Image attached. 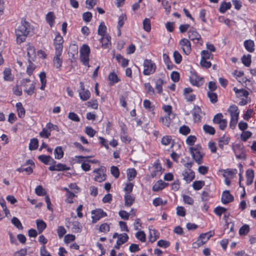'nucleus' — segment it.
Masks as SVG:
<instances>
[{
    "label": "nucleus",
    "instance_id": "1",
    "mask_svg": "<svg viewBox=\"0 0 256 256\" xmlns=\"http://www.w3.org/2000/svg\"><path fill=\"white\" fill-rule=\"evenodd\" d=\"M33 26L26 19L22 18L21 24L16 30V40L18 42H24L26 36L33 33Z\"/></svg>",
    "mask_w": 256,
    "mask_h": 256
},
{
    "label": "nucleus",
    "instance_id": "2",
    "mask_svg": "<svg viewBox=\"0 0 256 256\" xmlns=\"http://www.w3.org/2000/svg\"><path fill=\"white\" fill-rule=\"evenodd\" d=\"M232 149L238 159L244 160L246 159V150L242 144H236L232 146Z\"/></svg>",
    "mask_w": 256,
    "mask_h": 256
},
{
    "label": "nucleus",
    "instance_id": "3",
    "mask_svg": "<svg viewBox=\"0 0 256 256\" xmlns=\"http://www.w3.org/2000/svg\"><path fill=\"white\" fill-rule=\"evenodd\" d=\"M144 70L143 74L145 76H148L154 73L156 71V66L151 60L146 59L144 62Z\"/></svg>",
    "mask_w": 256,
    "mask_h": 256
},
{
    "label": "nucleus",
    "instance_id": "4",
    "mask_svg": "<svg viewBox=\"0 0 256 256\" xmlns=\"http://www.w3.org/2000/svg\"><path fill=\"white\" fill-rule=\"evenodd\" d=\"M222 118V114L218 113L214 116L213 122L214 124H218L220 129L222 130H224L227 126V120Z\"/></svg>",
    "mask_w": 256,
    "mask_h": 256
},
{
    "label": "nucleus",
    "instance_id": "5",
    "mask_svg": "<svg viewBox=\"0 0 256 256\" xmlns=\"http://www.w3.org/2000/svg\"><path fill=\"white\" fill-rule=\"evenodd\" d=\"M92 222L96 223L101 218L106 216V213L101 208H97L92 211Z\"/></svg>",
    "mask_w": 256,
    "mask_h": 256
},
{
    "label": "nucleus",
    "instance_id": "6",
    "mask_svg": "<svg viewBox=\"0 0 256 256\" xmlns=\"http://www.w3.org/2000/svg\"><path fill=\"white\" fill-rule=\"evenodd\" d=\"M179 44L182 46V50L184 54L188 55L191 51V44L188 39L183 38L179 42Z\"/></svg>",
    "mask_w": 256,
    "mask_h": 256
},
{
    "label": "nucleus",
    "instance_id": "7",
    "mask_svg": "<svg viewBox=\"0 0 256 256\" xmlns=\"http://www.w3.org/2000/svg\"><path fill=\"white\" fill-rule=\"evenodd\" d=\"M190 81L192 86L200 87L204 83L203 78L200 77L196 72H192V76L190 77Z\"/></svg>",
    "mask_w": 256,
    "mask_h": 256
},
{
    "label": "nucleus",
    "instance_id": "8",
    "mask_svg": "<svg viewBox=\"0 0 256 256\" xmlns=\"http://www.w3.org/2000/svg\"><path fill=\"white\" fill-rule=\"evenodd\" d=\"M64 40L60 34L58 32L54 39V46L56 51L62 52L63 46L62 44Z\"/></svg>",
    "mask_w": 256,
    "mask_h": 256
},
{
    "label": "nucleus",
    "instance_id": "9",
    "mask_svg": "<svg viewBox=\"0 0 256 256\" xmlns=\"http://www.w3.org/2000/svg\"><path fill=\"white\" fill-rule=\"evenodd\" d=\"M234 200V196L230 194V192L228 190H226L223 192L221 201L223 204H228L230 202H232Z\"/></svg>",
    "mask_w": 256,
    "mask_h": 256
},
{
    "label": "nucleus",
    "instance_id": "10",
    "mask_svg": "<svg viewBox=\"0 0 256 256\" xmlns=\"http://www.w3.org/2000/svg\"><path fill=\"white\" fill-rule=\"evenodd\" d=\"M189 38L194 42L195 40H197L196 43H198V42L202 41V40L201 37V36L194 29L192 28V30H190L188 32Z\"/></svg>",
    "mask_w": 256,
    "mask_h": 256
},
{
    "label": "nucleus",
    "instance_id": "11",
    "mask_svg": "<svg viewBox=\"0 0 256 256\" xmlns=\"http://www.w3.org/2000/svg\"><path fill=\"white\" fill-rule=\"evenodd\" d=\"M62 52L56 51L55 55L53 58L54 66L58 69H60L62 63V59L61 58Z\"/></svg>",
    "mask_w": 256,
    "mask_h": 256
},
{
    "label": "nucleus",
    "instance_id": "12",
    "mask_svg": "<svg viewBox=\"0 0 256 256\" xmlns=\"http://www.w3.org/2000/svg\"><path fill=\"white\" fill-rule=\"evenodd\" d=\"M70 167L67 166L66 164L58 163L56 165L50 166L48 168V170L50 171H64L70 170Z\"/></svg>",
    "mask_w": 256,
    "mask_h": 256
},
{
    "label": "nucleus",
    "instance_id": "13",
    "mask_svg": "<svg viewBox=\"0 0 256 256\" xmlns=\"http://www.w3.org/2000/svg\"><path fill=\"white\" fill-rule=\"evenodd\" d=\"M169 184L164 182L162 180H158L152 186V190L154 192H159L165 188L167 187Z\"/></svg>",
    "mask_w": 256,
    "mask_h": 256
},
{
    "label": "nucleus",
    "instance_id": "14",
    "mask_svg": "<svg viewBox=\"0 0 256 256\" xmlns=\"http://www.w3.org/2000/svg\"><path fill=\"white\" fill-rule=\"evenodd\" d=\"M192 91L193 90L190 88H186L184 90V96L188 102H192L196 98L195 94H190Z\"/></svg>",
    "mask_w": 256,
    "mask_h": 256
},
{
    "label": "nucleus",
    "instance_id": "15",
    "mask_svg": "<svg viewBox=\"0 0 256 256\" xmlns=\"http://www.w3.org/2000/svg\"><path fill=\"white\" fill-rule=\"evenodd\" d=\"M182 174L184 176V180L188 183L192 182L195 177L194 172L193 170L188 171L186 170L182 172Z\"/></svg>",
    "mask_w": 256,
    "mask_h": 256
},
{
    "label": "nucleus",
    "instance_id": "16",
    "mask_svg": "<svg viewBox=\"0 0 256 256\" xmlns=\"http://www.w3.org/2000/svg\"><path fill=\"white\" fill-rule=\"evenodd\" d=\"M228 112L230 114V118H238L239 110L238 107L236 105H232L230 106V108L228 110Z\"/></svg>",
    "mask_w": 256,
    "mask_h": 256
},
{
    "label": "nucleus",
    "instance_id": "17",
    "mask_svg": "<svg viewBox=\"0 0 256 256\" xmlns=\"http://www.w3.org/2000/svg\"><path fill=\"white\" fill-rule=\"evenodd\" d=\"M214 234V232H213V234H210L207 237V238L205 240H203L202 238H200V236L198 238L197 240L192 244V248H197L200 246L204 244Z\"/></svg>",
    "mask_w": 256,
    "mask_h": 256
},
{
    "label": "nucleus",
    "instance_id": "18",
    "mask_svg": "<svg viewBox=\"0 0 256 256\" xmlns=\"http://www.w3.org/2000/svg\"><path fill=\"white\" fill-rule=\"evenodd\" d=\"M233 90L235 92L236 94V96L238 98H240L242 96H244L245 98H248L249 92L246 90L242 88V89H238L236 87H234L233 88Z\"/></svg>",
    "mask_w": 256,
    "mask_h": 256
},
{
    "label": "nucleus",
    "instance_id": "19",
    "mask_svg": "<svg viewBox=\"0 0 256 256\" xmlns=\"http://www.w3.org/2000/svg\"><path fill=\"white\" fill-rule=\"evenodd\" d=\"M27 56L28 57V60L34 61L36 58V49L34 46H30L27 48Z\"/></svg>",
    "mask_w": 256,
    "mask_h": 256
},
{
    "label": "nucleus",
    "instance_id": "20",
    "mask_svg": "<svg viewBox=\"0 0 256 256\" xmlns=\"http://www.w3.org/2000/svg\"><path fill=\"white\" fill-rule=\"evenodd\" d=\"M244 46L245 48L250 52H252L254 50V42L251 40H246L244 42Z\"/></svg>",
    "mask_w": 256,
    "mask_h": 256
},
{
    "label": "nucleus",
    "instance_id": "21",
    "mask_svg": "<svg viewBox=\"0 0 256 256\" xmlns=\"http://www.w3.org/2000/svg\"><path fill=\"white\" fill-rule=\"evenodd\" d=\"M3 73L4 80L9 82H12L14 80V77L12 76V70L10 68H6Z\"/></svg>",
    "mask_w": 256,
    "mask_h": 256
},
{
    "label": "nucleus",
    "instance_id": "22",
    "mask_svg": "<svg viewBox=\"0 0 256 256\" xmlns=\"http://www.w3.org/2000/svg\"><path fill=\"white\" fill-rule=\"evenodd\" d=\"M16 106L17 109L18 115L20 118H22L26 114V110L23 107L22 104L20 102H18L16 104Z\"/></svg>",
    "mask_w": 256,
    "mask_h": 256
},
{
    "label": "nucleus",
    "instance_id": "23",
    "mask_svg": "<svg viewBox=\"0 0 256 256\" xmlns=\"http://www.w3.org/2000/svg\"><path fill=\"white\" fill-rule=\"evenodd\" d=\"M54 154L56 159L60 160L62 158L64 155V152L62 147L60 146H56L54 150Z\"/></svg>",
    "mask_w": 256,
    "mask_h": 256
},
{
    "label": "nucleus",
    "instance_id": "24",
    "mask_svg": "<svg viewBox=\"0 0 256 256\" xmlns=\"http://www.w3.org/2000/svg\"><path fill=\"white\" fill-rule=\"evenodd\" d=\"M124 205L126 207L130 206L134 202L135 198L130 194H125L124 196Z\"/></svg>",
    "mask_w": 256,
    "mask_h": 256
},
{
    "label": "nucleus",
    "instance_id": "25",
    "mask_svg": "<svg viewBox=\"0 0 256 256\" xmlns=\"http://www.w3.org/2000/svg\"><path fill=\"white\" fill-rule=\"evenodd\" d=\"M55 16L52 12H48L46 15V20L50 27H52L54 23Z\"/></svg>",
    "mask_w": 256,
    "mask_h": 256
},
{
    "label": "nucleus",
    "instance_id": "26",
    "mask_svg": "<svg viewBox=\"0 0 256 256\" xmlns=\"http://www.w3.org/2000/svg\"><path fill=\"white\" fill-rule=\"evenodd\" d=\"M37 228L38 232V234H41L46 228V223L42 220H37L36 221Z\"/></svg>",
    "mask_w": 256,
    "mask_h": 256
},
{
    "label": "nucleus",
    "instance_id": "27",
    "mask_svg": "<svg viewBox=\"0 0 256 256\" xmlns=\"http://www.w3.org/2000/svg\"><path fill=\"white\" fill-rule=\"evenodd\" d=\"M231 6L232 5L230 2H223L220 4L218 10L220 12L224 14L227 10L230 9Z\"/></svg>",
    "mask_w": 256,
    "mask_h": 256
},
{
    "label": "nucleus",
    "instance_id": "28",
    "mask_svg": "<svg viewBox=\"0 0 256 256\" xmlns=\"http://www.w3.org/2000/svg\"><path fill=\"white\" fill-rule=\"evenodd\" d=\"M163 59L168 70H172L174 68V65L171 62L169 56L167 54H163Z\"/></svg>",
    "mask_w": 256,
    "mask_h": 256
},
{
    "label": "nucleus",
    "instance_id": "29",
    "mask_svg": "<svg viewBox=\"0 0 256 256\" xmlns=\"http://www.w3.org/2000/svg\"><path fill=\"white\" fill-rule=\"evenodd\" d=\"M200 108L198 106H194V112H192V114L195 122H198L200 120L201 116L200 115Z\"/></svg>",
    "mask_w": 256,
    "mask_h": 256
},
{
    "label": "nucleus",
    "instance_id": "30",
    "mask_svg": "<svg viewBox=\"0 0 256 256\" xmlns=\"http://www.w3.org/2000/svg\"><path fill=\"white\" fill-rule=\"evenodd\" d=\"M32 62L34 61L28 60V65L27 66L26 72L29 76H31L32 74L36 68V66L33 64Z\"/></svg>",
    "mask_w": 256,
    "mask_h": 256
},
{
    "label": "nucleus",
    "instance_id": "31",
    "mask_svg": "<svg viewBox=\"0 0 256 256\" xmlns=\"http://www.w3.org/2000/svg\"><path fill=\"white\" fill-rule=\"evenodd\" d=\"M39 76H40V81L41 82V86L40 87V89L41 90H44L46 86V72H41L39 74Z\"/></svg>",
    "mask_w": 256,
    "mask_h": 256
},
{
    "label": "nucleus",
    "instance_id": "32",
    "mask_svg": "<svg viewBox=\"0 0 256 256\" xmlns=\"http://www.w3.org/2000/svg\"><path fill=\"white\" fill-rule=\"evenodd\" d=\"M110 36L108 34H105L104 36H102L100 39V42L102 44V46L104 48H108V44L110 40Z\"/></svg>",
    "mask_w": 256,
    "mask_h": 256
},
{
    "label": "nucleus",
    "instance_id": "33",
    "mask_svg": "<svg viewBox=\"0 0 256 256\" xmlns=\"http://www.w3.org/2000/svg\"><path fill=\"white\" fill-rule=\"evenodd\" d=\"M79 96L80 97V98L83 100L85 101L89 99L90 96V92L88 90H84L83 91H79Z\"/></svg>",
    "mask_w": 256,
    "mask_h": 256
},
{
    "label": "nucleus",
    "instance_id": "34",
    "mask_svg": "<svg viewBox=\"0 0 256 256\" xmlns=\"http://www.w3.org/2000/svg\"><path fill=\"white\" fill-rule=\"evenodd\" d=\"M136 171L134 168L127 170V178L129 181H132L136 176Z\"/></svg>",
    "mask_w": 256,
    "mask_h": 256
},
{
    "label": "nucleus",
    "instance_id": "35",
    "mask_svg": "<svg viewBox=\"0 0 256 256\" xmlns=\"http://www.w3.org/2000/svg\"><path fill=\"white\" fill-rule=\"evenodd\" d=\"M203 130L206 134H208L210 135H214L216 133L215 128L212 126L206 124L204 125Z\"/></svg>",
    "mask_w": 256,
    "mask_h": 256
},
{
    "label": "nucleus",
    "instance_id": "36",
    "mask_svg": "<svg viewBox=\"0 0 256 256\" xmlns=\"http://www.w3.org/2000/svg\"><path fill=\"white\" fill-rule=\"evenodd\" d=\"M128 240V236L126 233L120 234V236L118 238L117 242L120 244H123L126 242Z\"/></svg>",
    "mask_w": 256,
    "mask_h": 256
},
{
    "label": "nucleus",
    "instance_id": "37",
    "mask_svg": "<svg viewBox=\"0 0 256 256\" xmlns=\"http://www.w3.org/2000/svg\"><path fill=\"white\" fill-rule=\"evenodd\" d=\"M38 141L36 138H32L29 144V150H36L38 148Z\"/></svg>",
    "mask_w": 256,
    "mask_h": 256
},
{
    "label": "nucleus",
    "instance_id": "38",
    "mask_svg": "<svg viewBox=\"0 0 256 256\" xmlns=\"http://www.w3.org/2000/svg\"><path fill=\"white\" fill-rule=\"evenodd\" d=\"M164 84V81L162 78H158L156 82V89L159 94L162 92V84Z\"/></svg>",
    "mask_w": 256,
    "mask_h": 256
},
{
    "label": "nucleus",
    "instance_id": "39",
    "mask_svg": "<svg viewBox=\"0 0 256 256\" xmlns=\"http://www.w3.org/2000/svg\"><path fill=\"white\" fill-rule=\"evenodd\" d=\"M38 158L44 164L48 165L50 164V159L51 158V156L42 154L38 156Z\"/></svg>",
    "mask_w": 256,
    "mask_h": 256
},
{
    "label": "nucleus",
    "instance_id": "40",
    "mask_svg": "<svg viewBox=\"0 0 256 256\" xmlns=\"http://www.w3.org/2000/svg\"><path fill=\"white\" fill-rule=\"evenodd\" d=\"M108 80L111 82L112 83V84L117 83L120 81V79L114 72H112L109 74Z\"/></svg>",
    "mask_w": 256,
    "mask_h": 256
},
{
    "label": "nucleus",
    "instance_id": "41",
    "mask_svg": "<svg viewBox=\"0 0 256 256\" xmlns=\"http://www.w3.org/2000/svg\"><path fill=\"white\" fill-rule=\"evenodd\" d=\"M205 184L204 180H196L192 184V187L196 190H200Z\"/></svg>",
    "mask_w": 256,
    "mask_h": 256
},
{
    "label": "nucleus",
    "instance_id": "42",
    "mask_svg": "<svg viewBox=\"0 0 256 256\" xmlns=\"http://www.w3.org/2000/svg\"><path fill=\"white\" fill-rule=\"evenodd\" d=\"M72 229L76 233L80 232L82 230V226L80 222L77 220L74 221L72 222Z\"/></svg>",
    "mask_w": 256,
    "mask_h": 256
},
{
    "label": "nucleus",
    "instance_id": "43",
    "mask_svg": "<svg viewBox=\"0 0 256 256\" xmlns=\"http://www.w3.org/2000/svg\"><path fill=\"white\" fill-rule=\"evenodd\" d=\"M250 231V228L248 224L243 225L239 230V234L240 236H246Z\"/></svg>",
    "mask_w": 256,
    "mask_h": 256
},
{
    "label": "nucleus",
    "instance_id": "44",
    "mask_svg": "<svg viewBox=\"0 0 256 256\" xmlns=\"http://www.w3.org/2000/svg\"><path fill=\"white\" fill-rule=\"evenodd\" d=\"M242 62L246 66H249L251 64V55L248 54L246 56V55H244L242 58Z\"/></svg>",
    "mask_w": 256,
    "mask_h": 256
},
{
    "label": "nucleus",
    "instance_id": "45",
    "mask_svg": "<svg viewBox=\"0 0 256 256\" xmlns=\"http://www.w3.org/2000/svg\"><path fill=\"white\" fill-rule=\"evenodd\" d=\"M207 95L212 103L215 104L218 102V96L216 93L208 91V92Z\"/></svg>",
    "mask_w": 256,
    "mask_h": 256
},
{
    "label": "nucleus",
    "instance_id": "46",
    "mask_svg": "<svg viewBox=\"0 0 256 256\" xmlns=\"http://www.w3.org/2000/svg\"><path fill=\"white\" fill-rule=\"evenodd\" d=\"M106 27L104 22H102L98 28V34L100 36H104L106 34Z\"/></svg>",
    "mask_w": 256,
    "mask_h": 256
},
{
    "label": "nucleus",
    "instance_id": "47",
    "mask_svg": "<svg viewBox=\"0 0 256 256\" xmlns=\"http://www.w3.org/2000/svg\"><path fill=\"white\" fill-rule=\"evenodd\" d=\"M194 158H192L198 164H202L203 155L200 153V152H194Z\"/></svg>",
    "mask_w": 256,
    "mask_h": 256
},
{
    "label": "nucleus",
    "instance_id": "48",
    "mask_svg": "<svg viewBox=\"0 0 256 256\" xmlns=\"http://www.w3.org/2000/svg\"><path fill=\"white\" fill-rule=\"evenodd\" d=\"M224 171L223 176L224 178L227 177L228 176H232L234 174H236L238 170L236 169H226L222 170Z\"/></svg>",
    "mask_w": 256,
    "mask_h": 256
},
{
    "label": "nucleus",
    "instance_id": "49",
    "mask_svg": "<svg viewBox=\"0 0 256 256\" xmlns=\"http://www.w3.org/2000/svg\"><path fill=\"white\" fill-rule=\"evenodd\" d=\"M126 16L125 14H122L118 18V24L117 26L118 29L120 28L123 26L124 22L126 20Z\"/></svg>",
    "mask_w": 256,
    "mask_h": 256
},
{
    "label": "nucleus",
    "instance_id": "50",
    "mask_svg": "<svg viewBox=\"0 0 256 256\" xmlns=\"http://www.w3.org/2000/svg\"><path fill=\"white\" fill-rule=\"evenodd\" d=\"M90 48L88 44H84L80 48V54L90 55Z\"/></svg>",
    "mask_w": 256,
    "mask_h": 256
},
{
    "label": "nucleus",
    "instance_id": "51",
    "mask_svg": "<svg viewBox=\"0 0 256 256\" xmlns=\"http://www.w3.org/2000/svg\"><path fill=\"white\" fill-rule=\"evenodd\" d=\"M144 29L147 32H149L151 30V24L150 18H146L143 21Z\"/></svg>",
    "mask_w": 256,
    "mask_h": 256
},
{
    "label": "nucleus",
    "instance_id": "52",
    "mask_svg": "<svg viewBox=\"0 0 256 256\" xmlns=\"http://www.w3.org/2000/svg\"><path fill=\"white\" fill-rule=\"evenodd\" d=\"M36 194L38 196H44L46 194V190L42 186H38L35 189Z\"/></svg>",
    "mask_w": 256,
    "mask_h": 256
},
{
    "label": "nucleus",
    "instance_id": "53",
    "mask_svg": "<svg viewBox=\"0 0 256 256\" xmlns=\"http://www.w3.org/2000/svg\"><path fill=\"white\" fill-rule=\"evenodd\" d=\"M12 223L18 230H22L23 226L20 221L16 217H13L12 219Z\"/></svg>",
    "mask_w": 256,
    "mask_h": 256
},
{
    "label": "nucleus",
    "instance_id": "54",
    "mask_svg": "<svg viewBox=\"0 0 256 256\" xmlns=\"http://www.w3.org/2000/svg\"><path fill=\"white\" fill-rule=\"evenodd\" d=\"M90 55L80 54V60L82 64L85 66H90Z\"/></svg>",
    "mask_w": 256,
    "mask_h": 256
},
{
    "label": "nucleus",
    "instance_id": "55",
    "mask_svg": "<svg viewBox=\"0 0 256 256\" xmlns=\"http://www.w3.org/2000/svg\"><path fill=\"white\" fill-rule=\"evenodd\" d=\"M226 211V208L220 206H218L214 209V212L217 216H220L222 214Z\"/></svg>",
    "mask_w": 256,
    "mask_h": 256
},
{
    "label": "nucleus",
    "instance_id": "56",
    "mask_svg": "<svg viewBox=\"0 0 256 256\" xmlns=\"http://www.w3.org/2000/svg\"><path fill=\"white\" fill-rule=\"evenodd\" d=\"M136 237L142 242H144L146 240V236L144 231H139L136 234Z\"/></svg>",
    "mask_w": 256,
    "mask_h": 256
},
{
    "label": "nucleus",
    "instance_id": "57",
    "mask_svg": "<svg viewBox=\"0 0 256 256\" xmlns=\"http://www.w3.org/2000/svg\"><path fill=\"white\" fill-rule=\"evenodd\" d=\"M78 53V48L76 49V50L74 51V53L70 52H68L69 56V60H70L72 64L76 62Z\"/></svg>",
    "mask_w": 256,
    "mask_h": 256
},
{
    "label": "nucleus",
    "instance_id": "58",
    "mask_svg": "<svg viewBox=\"0 0 256 256\" xmlns=\"http://www.w3.org/2000/svg\"><path fill=\"white\" fill-rule=\"evenodd\" d=\"M110 230V227L109 224H108L107 223H104L100 225L98 230L100 232H104V233H107Z\"/></svg>",
    "mask_w": 256,
    "mask_h": 256
},
{
    "label": "nucleus",
    "instance_id": "59",
    "mask_svg": "<svg viewBox=\"0 0 256 256\" xmlns=\"http://www.w3.org/2000/svg\"><path fill=\"white\" fill-rule=\"evenodd\" d=\"M36 88V83H32L28 89L26 88L24 90V92L26 93L28 96H32L33 94L34 93V90Z\"/></svg>",
    "mask_w": 256,
    "mask_h": 256
},
{
    "label": "nucleus",
    "instance_id": "60",
    "mask_svg": "<svg viewBox=\"0 0 256 256\" xmlns=\"http://www.w3.org/2000/svg\"><path fill=\"white\" fill-rule=\"evenodd\" d=\"M153 204L155 206H158L160 205H165L167 204V201H163L160 198H156L153 200Z\"/></svg>",
    "mask_w": 256,
    "mask_h": 256
},
{
    "label": "nucleus",
    "instance_id": "61",
    "mask_svg": "<svg viewBox=\"0 0 256 256\" xmlns=\"http://www.w3.org/2000/svg\"><path fill=\"white\" fill-rule=\"evenodd\" d=\"M144 106L146 109L148 110L150 112L153 111L154 109V106H152L151 102L148 100H144Z\"/></svg>",
    "mask_w": 256,
    "mask_h": 256
},
{
    "label": "nucleus",
    "instance_id": "62",
    "mask_svg": "<svg viewBox=\"0 0 256 256\" xmlns=\"http://www.w3.org/2000/svg\"><path fill=\"white\" fill-rule=\"evenodd\" d=\"M179 132L182 134L186 136L190 133V130L188 126L184 125L180 128Z\"/></svg>",
    "mask_w": 256,
    "mask_h": 256
},
{
    "label": "nucleus",
    "instance_id": "63",
    "mask_svg": "<svg viewBox=\"0 0 256 256\" xmlns=\"http://www.w3.org/2000/svg\"><path fill=\"white\" fill-rule=\"evenodd\" d=\"M252 135V133L250 131H243L240 135L241 140L244 142H246L248 138L251 137Z\"/></svg>",
    "mask_w": 256,
    "mask_h": 256
},
{
    "label": "nucleus",
    "instance_id": "64",
    "mask_svg": "<svg viewBox=\"0 0 256 256\" xmlns=\"http://www.w3.org/2000/svg\"><path fill=\"white\" fill-rule=\"evenodd\" d=\"M110 172L112 174L117 178L120 176V171L118 168L116 166H112L110 168Z\"/></svg>",
    "mask_w": 256,
    "mask_h": 256
}]
</instances>
